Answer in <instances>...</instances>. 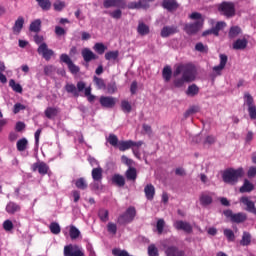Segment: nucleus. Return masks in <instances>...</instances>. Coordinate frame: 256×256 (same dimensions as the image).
Segmentation results:
<instances>
[{
	"label": "nucleus",
	"mask_w": 256,
	"mask_h": 256,
	"mask_svg": "<svg viewBox=\"0 0 256 256\" xmlns=\"http://www.w3.org/2000/svg\"><path fill=\"white\" fill-rule=\"evenodd\" d=\"M173 85L176 89L185 87L186 83H193L197 79V68L191 63L178 64L173 72Z\"/></svg>",
	"instance_id": "1"
},
{
	"label": "nucleus",
	"mask_w": 256,
	"mask_h": 256,
	"mask_svg": "<svg viewBox=\"0 0 256 256\" xmlns=\"http://www.w3.org/2000/svg\"><path fill=\"white\" fill-rule=\"evenodd\" d=\"M65 91L72 93L73 97H79V93L84 91V95L87 97L89 103H93V101H95V95L91 94V86L87 87V84L83 81L77 82L76 86L75 84H66Z\"/></svg>",
	"instance_id": "2"
},
{
	"label": "nucleus",
	"mask_w": 256,
	"mask_h": 256,
	"mask_svg": "<svg viewBox=\"0 0 256 256\" xmlns=\"http://www.w3.org/2000/svg\"><path fill=\"white\" fill-rule=\"evenodd\" d=\"M243 175H245L243 168H228L223 172L222 179L224 183H227L228 185H237V183H239V179H241Z\"/></svg>",
	"instance_id": "3"
},
{
	"label": "nucleus",
	"mask_w": 256,
	"mask_h": 256,
	"mask_svg": "<svg viewBox=\"0 0 256 256\" xmlns=\"http://www.w3.org/2000/svg\"><path fill=\"white\" fill-rule=\"evenodd\" d=\"M137 217V209L134 206H130L126 211L117 218L118 225H128V223H133Z\"/></svg>",
	"instance_id": "4"
},
{
	"label": "nucleus",
	"mask_w": 256,
	"mask_h": 256,
	"mask_svg": "<svg viewBox=\"0 0 256 256\" xmlns=\"http://www.w3.org/2000/svg\"><path fill=\"white\" fill-rule=\"evenodd\" d=\"M218 11L220 15H223L227 19H231V17H235L236 14L235 4L233 2H222L218 6Z\"/></svg>",
	"instance_id": "5"
},
{
	"label": "nucleus",
	"mask_w": 256,
	"mask_h": 256,
	"mask_svg": "<svg viewBox=\"0 0 256 256\" xmlns=\"http://www.w3.org/2000/svg\"><path fill=\"white\" fill-rule=\"evenodd\" d=\"M224 215L225 217H227V219H230L231 223H245V221H247V214L243 213V212H239L234 214L233 210L228 209V210H224Z\"/></svg>",
	"instance_id": "6"
},
{
	"label": "nucleus",
	"mask_w": 256,
	"mask_h": 256,
	"mask_svg": "<svg viewBox=\"0 0 256 256\" xmlns=\"http://www.w3.org/2000/svg\"><path fill=\"white\" fill-rule=\"evenodd\" d=\"M203 29V20H197L194 23L185 24L184 31L187 35H196Z\"/></svg>",
	"instance_id": "7"
},
{
	"label": "nucleus",
	"mask_w": 256,
	"mask_h": 256,
	"mask_svg": "<svg viewBox=\"0 0 256 256\" xmlns=\"http://www.w3.org/2000/svg\"><path fill=\"white\" fill-rule=\"evenodd\" d=\"M64 256H85V252L79 245L70 244L64 247Z\"/></svg>",
	"instance_id": "8"
},
{
	"label": "nucleus",
	"mask_w": 256,
	"mask_h": 256,
	"mask_svg": "<svg viewBox=\"0 0 256 256\" xmlns=\"http://www.w3.org/2000/svg\"><path fill=\"white\" fill-rule=\"evenodd\" d=\"M60 61L67 65V67H68L70 73H72V75H77V73H79V71H81V68H79V66L75 65V63H73V60H71V58L67 54H61Z\"/></svg>",
	"instance_id": "9"
},
{
	"label": "nucleus",
	"mask_w": 256,
	"mask_h": 256,
	"mask_svg": "<svg viewBox=\"0 0 256 256\" xmlns=\"http://www.w3.org/2000/svg\"><path fill=\"white\" fill-rule=\"evenodd\" d=\"M82 58L84 59V65L87 68H89V63L91 61H97L99 59V56L91 51L89 48H83L81 51Z\"/></svg>",
	"instance_id": "10"
},
{
	"label": "nucleus",
	"mask_w": 256,
	"mask_h": 256,
	"mask_svg": "<svg viewBox=\"0 0 256 256\" xmlns=\"http://www.w3.org/2000/svg\"><path fill=\"white\" fill-rule=\"evenodd\" d=\"M129 4L125 0H104V9H110V7H117L118 9H127Z\"/></svg>",
	"instance_id": "11"
},
{
	"label": "nucleus",
	"mask_w": 256,
	"mask_h": 256,
	"mask_svg": "<svg viewBox=\"0 0 256 256\" xmlns=\"http://www.w3.org/2000/svg\"><path fill=\"white\" fill-rule=\"evenodd\" d=\"M143 141L135 142L133 140L119 141L118 149L119 151H127L128 149H133V147H141Z\"/></svg>",
	"instance_id": "12"
},
{
	"label": "nucleus",
	"mask_w": 256,
	"mask_h": 256,
	"mask_svg": "<svg viewBox=\"0 0 256 256\" xmlns=\"http://www.w3.org/2000/svg\"><path fill=\"white\" fill-rule=\"evenodd\" d=\"M37 53L39 55H42V57L46 60V61H50L51 57H53L54 53L53 50L49 49V47L47 46V43L43 42L42 44H40V46L37 49Z\"/></svg>",
	"instance_id": "13"
},
{
	"label": "nucleus",
	"mask_w": 256,
	"mask_h": 256,
	"mask_svg": "<svg viewBox=\"0 0 256 256\" xmlns=\"http://www.w3.org/2000/svg\"><path fill=\"white\" fill-rule=\"evenodd\" d=\"M174 228L177 231H184V233L191 234L193 233V226L189 222L183 221V220H177L174 223Z\"/></svg>",
	"instance_id": "14"
},
{
	"label": "nucleus",
	"mask_w": 256,
	"mask_h": 256,
	"mask_svg": "<svg viewBox=\"0 0 256 256\" xmlns=\"http://www.w3.org/2000/svg\"><path fill=\"white\" fill-rule=\"evenodd\" d=\"M31 170L34 173L38 171L40 175H47L49 173V165L45 162H36L32 164Z\"/></svg>",
	"instance_id": "15"
},
{
	"label": "nucleus",
	"mask_w": 256,
	"mask_h": 256,
	"mask_svg": "<svg viewBox=\"0 0 256 256\" xmlns=\"http://www.w3.org/2000/svg\"><path fill=\"white\" fill-rule=\"evenodd\" d=\"M99 103L101 107H104L105 109H113L117 101L111 96H101L99 99Z\"/></svg>",
	"instance_id": "16"
},
{
	"label": "nucleus",
	"mask_w": 256,
	"mask_h": 256,
	"mask_svg": "<svg viewBox=\"0 0 256 256\" xmlns=\"http://www.w3.org/2000/svg\"><path fill=\"white\" fill-rule=\"evenodd\" d=\"M240 203H243L246 206V211H248V213H253V215H256L255 202L249 199V197L247 196L241 197Z\"/></svg>",
	"instance_id": "17"
},
{
	"label": "nucleus",
	"mask_w": 256,
	"mask_h": 256,
	"mask_svg": "<svg viewBox=\"0 0 256 256\" xmlns=\"http://www.w3.org/2000/svg\"><path fill=\"white\" fill-rule=\"evenodd\" d=\"M175 33H179V28L177 26H164L160 32V35L165 39L170 37V35H175Z\"/></svg>",
	"instance_id": "18"
},
{
	"label": "nucleus",
	"mask_w": 256,
	"mask_h": 256,
	"mask_svg": "<svg viewBox=\"0 0 256 256\" xmlns=\"http://www.w3.org/2000/svg\"><path fill=\"white\" fill-rule=\"evenodd\" d=\"M162 7L169 12L177 11L179 9V3H177V0H163Z\"/></svg>",
	"instance_id": "19"
},
{
	"label": "nucleus",
	"mask_w": 256,
	"mask_h": 256,
	"mask_svg": "<svg viewBox=\"0 0 256 256\" xmlns=\"http://www.w3.org/2000/svg\"><path fill=\"white\" fill-rule=\"evenodd\" d=\"M166 256H187L183 250H179L177 246H168L165 250Z\"/></svg>",
	"instance_id": "20"
},
{
	"label": "nucleus",
	"mask_w": 256,
	"mask_h": 256,
	"mask_svg": "<svg viewBox=\"0 0 256 256\" xmlns=\"http://www.w3.org/2000/svg\"><path fill=\"white\" fill-rule=\"evenodd\" d=\"M129 9H149V0L128 3Z\"/></svg>",
	"instance_id": "21"
},
{
	"label": "nucleus",
	"mask_w": 256,
	"mask_h": 256,
	"mask_svg": "<svg viewBox=\"0 0 256 256\" xmlns=\"http://www.w3.org/2000/svg\"><path fill=\"white\" fill-rule=\"evenodd\" d=\"M23 25H25V18H23V16H19L12 27L13 33L15 35H19L23 29Z\"/></svg>",
	"instance_id": "22"
},
{
	"label": "nucleus",
	"mask_w": 256,
	"mask_h": 256,
	"mask_svg": "<svg viewBox=\"0 0 256 256\" xmlns=\"http://www.w3.org/2000/svg\"><path fill=\"white\" fill-rule=\"evenodd\" d=\"M144 193L148 201H153L155 198V186L153 184H147L144 188Z\"/></svg>",
	"instance_id": "23"
},
{
	"label": "nucleus",
	"mask_w": 256,
	"mask_h": 256,
	"mask_svg": "<svg viewBox=\"0 0 256 256\" xmlns=\"http://www.w3.org/2000/svg\"><path fill=\"white\" fill-rule=\"evenodd\" d=\"M21 211V206L15 202H9L6 205V212L9 215H15V213H19Z\"/></svg>",
	"instance_id": "24"
},
{
	"label": "nucleus",
	"mask_w": 256,
	"mask_h": 256,
	"mask_svg": "<svg viewBox=\"0 0 256 256\" xmlns=\"http://www.w3.org/2000/svg\"><path fill=\"white\" fill-rule=\"evenodd\" d=\"M111 181L113 185H116V187H125V177L121 174H114Z\"/></svg>",
	"instance_id": "25"
},
{
	"label": "nucleus",
	"mask_w": 256,
	"mask_h": 256,
	"mask_svg": "<svg viewBox=\"0 0 256 256\" xmlns=\"http://www.w3.org/2000/svg\"><path fill=\"white\" fill-rule=\"evenodd\" d=\"M247 44H248L247 39H245V38H243V39H237V40L232 44V47H233V49H235L236 51H243V49H247Z\"/></svg>",
	"instance_id": "26"
},
{
	"label": "nucleus",
	"mask_w": 256,
	"mask_h": 256,
	"mask_svg": "<svg viewBox=\"0 0 256 256\" xmlns=\"http://www.w3.org/2000/svg\"><path fill=\"white\" fill-rule=\"evenodd\" d=\"M255 189V185L251 183L248 179H244L243 185L240 187L239 192L240 193H251Z\"/></svg>",
	"instance_id": "27"
},
{
	"label": "nucleus",
	"mask_w": 256,
	"mask_h": 256,
	"mask_svg": "<svg viewBox=\"0 0 256 256\" xmlns=\"http://www.w3.org/2000/svg\"><path fill=\"white\" fill-rule=\"evenodd\" d=\"M137 33L141 35V37H145V35H149V33H151L149 25L145 24L144 22H139L137 27Z\"/></svg>",
	"instance_id": "28"
},
{
	"label": "nucleus",
	"mask_w": 256,
	"mask_h": 256,
	"mask_svg": "<svg viewBox=\"0 0 256 256\" xmlns=\"http://www.w3.org/2000/svg\"><path fill=\"white\" fill-rule=\"evenodd\" d=\"M93 83L99 91H105L107 89V84L103 78H99L97 76H93Z\"/></svg>",
	"instance_id": "29"
},
{
	"label": "nucleus",
	"mask_w": 256,
	"mask_h": 256,
	"mask_svg": "<svg viewBox=\"0 0 256 256\" xmlns=\"http://www.w3.org/2000/svg\"><path fill=\"white\" fill-rule=\"evenodd\" d=\"M127 181H137V169L135 167H129L125 172Z\"/></svg>",
	"instance_id": "30"
},
{
	"label": "nucleus",
	"mask_w": 256,
	"mask_h": 256,
	"mask_svg": "<svg viewBox=\"0 0 256 256\" xmlns=\"http://www.w3.org/2000/svg\"><path fill=\"white\" fill-rule=\"evenodd\" d=\"M93 181L101 182L103 180V168L97 167L92 169Z\"/></svg>",
	"instance_id": "31"
},
{
	"label": "nucleus",
	"mask_w": 256,
	"mask_h": 256,
	"mask_svg": "<svg viewBox=\"0 0 256 256\" xmlns=\"http://www.w3.org/2000/svg\"><path fill=\"white\" fill-rule=\"evenodd\" d=\"M162 77L165 83H169V81H171V77H173V70L171 69V66H165L163 68Z\"/></svg>",
	"instance_id": "32"
},
{
	"label": "nucleus",
	"mask_w": 256,
	"mask_h": 256,
	"mask_svg": "<svg viewBox=\"0 0 256 256\" xmlns=\"http://www.w3.org/2000/svg\"><path fill=\"white\" fill-rule=\"evenodd\" d=\"M44 115L45 117H47V119H54V117H57V115H59V109L55 107H47L44 111Z\"/></svg>",
	"instance_id": "33"
},
{
	"label": "nucleus",
	"mask_w": 256,
	"mask_h": 256,
	"mask_svg": "<svg viewBox=\"0 0 256 256\" xmlns=\"http://www.w3.org/2000/svg\"><path fill=\"white\" fill-rule=\"evenodd\" d=\"M242 30L239 26H232L228 32L229 39H235L236 37H239L241 35Z\"/></svg>",
	"instance_id": "34"
},
{
	"label": "nucleus",
	"mask_w": 256,
	"mask_h": 256,
	"mask_svg": "<svg viewBox=\"0 0 256 256\" xmlns=\"http://www.w3.org/2000/svg\"><path fill=\"white\" fill-rule=\"evenodd\" d=\"M186 95L188 97H195L196 95H199V86H197V84L189 85L186 90Z\"/></svg>",
	"instance_id": "35"
},
{
	"label": "nucleus",
	"mask_w": 256,
	"mask_h": 256,
	"mask_svg": "<svg viewBox=\"0 0 256 256\" xmlns=\"http://www.w3.org/2000/svg\"><path fill=\"white\" fill-rule=\"evenodd\" d=\"M38 7L42 9V11H50L51 10V0H36Z\"/></svg>",
	"instance_id": "36"
},
{
	"label": "nucleus",
	"mask_w": 256,
	"mask_h": 256,
	"mask_svg": "<svg viewBox=\"0 0 256 256\" xmlns=\"http://www.w3.org/2000/svg\"><path fill=\"white\" fill-rule=\"evenodd\" d=\"M75 187L77 189H80L81 191H85V189H87V187H89V184H87V180H85V178L81 177L78 178L77 180H75Z\"/></svg>",
	"instance_id": "37"
},
{
	"label": "nucleus",
	"mask_w": 256,
	"mask_h": 256,
	"mask_svg": "<svg viewBox=\"0 0 256 256\" xmlns=\"http://www.w3.org/2000/svg\"><path fill=\"white\" fill-rule=\"evenodd\" d=\"M29 31L32 33H39V31H41V19H36L31 22Z\"/></svg>",
	"instance_id": "38"
},
{
	"label": "nucleus",
	"mask_w": 256,
	"mask_h": 256,
	"mask_svg": "<svg viewBox=\"0 0 256 256\" xmlns=\"http://www.w3.org/2000/svg\"><path fill=\"white\" fill-rule=\"evenodd\" d=\"M98 217L102 223H107L109 221V210L101 208L98 211Z\"/></svg>",
	"instance_id": "39"
},
{
	"label": "nucleus",
	"mask_w": 256,
	"mask_h": 256,
	"mask_svg": "<svg viewBox=\"0 0 256 256\" xmlns=\"http://www.w3.org/2000/svg\"><path fill=\"white\" fill-rule=\"evenodd\" d=\"M240 245H242V247H248V245H251V233L243 232L242 239L240 240Z\"/></svg>",
	"instance_id": "40"
},
{
	"label": "nucleus",
	"mask_w": 256,
	"mask_h": 256,
	"mask_svg": "<svg viewBox=\"0 0 256 256\" xmlns=\"http://www.w3.org/2000/svg\"><path fill=\"white\" fill-rule=\"evenodd\" d=\"M226 27H227V23L223 21L217 22L215 27H212V29L214 30V37H219V31H223V29Z\"/></svg>",
	"instance_id": "41"
},
{
	"label": "nucleus",
	"mask_w": 256,
	"mask_h": 256,
	"mask_svg": "<svg viewBox=\"0 0 256 256\" xmlns=\"http://www.w3.org/2000/svg\"><path fill=\"white\" fill-rule=\"evenodd\" d=\"M27 145H29V141H27V138H22L18 140L16 143L17 151H25V149H27Z\"/></svg>",
	"instance_id": "42"
},
{
	"label": "nucleus",
	"mask_w": 256,
	"mask_h": 256,
	"mask_svg": "<svg viewBox=\"0 0 256 256\" xmlns=\"http://www.w3.org/2000/svg\"><path fill=\"white\" fill-rule=\"evenodd\" d=\"M106 61H117L119 59V51H109L105 53Z\"/></svg>",
	"instance_id": "43"
},
{
	"label": "nucleus",
	"mask_w": 256,
	"mask_h": 256,
	"mask_svg": "<svg viewBox=\"0 0 256 256\" xmlns=\"http://www.w3.org/2000/svg\"><path fill=\"white\" fill-rule=\"evenodd\" d=\"M93 49L96 53H98V55H103V53L107 51V46H105V44L103 43L98 42L93 46Z\"/></svg>",
	"instance_id": "44"
},
{
	"label": "nucleus",
	"mask_w": 256,
	"mask_h": 256,
	"mask_svg": "<svg viewBox=\"0 0 256 256\" xmlns=\"http://www.w3.org/2000/svg\"><path fill=\"white\" fill-rule=\"evenodd\" d=\"M53 7H54V11L61 13V11H63V9L67 7V4L65 3V1L58 0L53 3Z\"/></svg>",
	"instance_id": "45"
},
{
	"label": "nucleus",
	"mask_w": 256,
	"mask_h": 256,
	"mask_svg": "<svg viewBox=\"0 0 256 256\" xmlns=\"http://www.w3.org/2000/svg\"><path fill=\"white\" fill-rule=\"evenodd\" d=\"M200 203L201 205H204V206L211 205V203H213V197L207 194H202L200 196Z\"/></svg>",
	"instance_id": "46"
},
{
	"label": "nucleus",
	"mask_w": 256,
	"mask_h": 256,
	"mask_svg": "<svg viewBox=\"0 0 256 256\" xmlns=\"http://www.w3.org/2000/svg\"><path fill=\"white\" fill-rule=\"evenodd\" d=\"M9 87H11L15 93H23V87L21 84L16 83L13 79L9 81Z\"/></svg>",
	"instance_id": "47"
},
{
	"label": "nucleus",
	"mask_w": 256,
	"mask_h": 256,
	"mask_svg": "<svg viewBox=\"0 0 256 256\" xmlns=\"http://www.w3.org/2000/svg\"><path fill=\"white\" fill-rule=\"evenodd\" d=\"M70 239H79V236L81 235V231L77 229L75 226H70V231H69Z\"/></svg>",
	"instance_id": "48"
},
{
	"label": "nucleus",
	"mask_w": 256,
	"mask_h": 256,
	"mask_svg": "<svg viewBox=\"0 0 256 256\" xmlns=\"http://www.w3.org/2000/svg\"><path fill=\"white\" fill-rule=\"evenodd\" d=\"M49 229L53 235H59L61 233V226L57 222L50 223Z\"/></svg>",
	"instance_id": "49"
},
{
	"label": "nucleus",
	"mask_w": 256,
	"mask_h": 256,
	"mask_svg": "<svg viewBox=\"0 0 256 256\" xmlns=\"http://www.w3.org/2000/svg\"><path fill=\"white\" fill-rule=\"evenodd\" d=\"M164 229H165V220L163 218H160L156 223V230L158 235H163Z\"/></svg>",
	"instance_id": "50"
},
{
	"label": "nucleus",
	"mask_w": 256,
	"mask_h": 256,
	"mask_svg": "<svg viewBox=\"0 0 256 256\" xmlns=\"http://www.w3.org/2000/svg\"><path fill=\"white\" fill-rule=\"evenodd\" d=\"M244 99H245V103H246L248 109L250 107H254L255 106V104H254L255 100L253 99V96H251V94H249V92H246L244 94Z\"/></svg>",
	"instance_id": "51"
},
{
	"label": "nucleus",
	"mask_w": 256,
	"mask_h": 256,
	"mask_svg": "<svg viewBox=\"0 0 256 256\" xmlns=\"http://www.w3.org/2000/svg\"><path fill=\"white\" fill-rule=\"evenodd\" d=\"M106 90H107V93H109L110 95H113V93L117 91V83L115 81L109 82L106 85Z\"/></svg>",
	"instance_id": "52"
},
{
	"label": "nucleus",
	"mask_w": 256,
	"mask_h": 256,
	"mask_svg": "<svg viewBox=\"0 0 256 256\" xmlns=\"http://www.w3.org/2000/svg\"><path fill=\"white\" fill-rule=\"evenodd\" d=\"M148 255L149 256H159V249H157V246H155V244H150L148 246Z\"/></svg>",
	"instance_id": "53"
},
{
	"label": "nucleus",
	"mask_w": 256,
	"mask_h": 256,
	"mask_svg": "<svg viewBox=\"0 0 256 256\" xmlns=\"http://www.w3.org/2000/svg\"><path fill=\"white\" fill-rule=\"evenodd\" d=\"M108 143H110L112 147H117V145H119V138H117V135L115 134H110L108 137Z\"/></svg>",
	"instance_id": "54"
},
{
	"label": "nucleus",
	"mask_w": 256,
	"mask_h": 256,
	"mask_svg": "<svg viewBox=\"0 0 256 256\" xmlns=\"http://www.w3.org/2000/svg\"><path fill=\"white\" fill-rule=\"evenodd\" d=\"M107 231L108 233H110L111 235H117V224L113 223V222H109L107 224Z\"/></svg>",
	"instance_id": "55"
},
{
	"label": "nucleus",
	"mask_w": 256,
	"mask_h": 256,
	"mask_svg": "<svg viewBox=\"0 0 256 256\" xmlns=\"http://www.w3.org/2000/svg\"><path fill=\"white\" fill-rule=\"evenodd\" d=\"M199 112V107L197 106H192L190 107L185 113H184V117L185 119H187L190 115H194V113H198Z\"/></svg>",
	"instance_id": "56"
},
{
	"label": "nucleus",
	"mask_w": 256,
	"mask_h": 256,
	"mask_svg": "<svg viewBox=\"0 0 256 256\" xmlns=\"http://www.w3.org/2000/svg\"><path fill=\"white\" fill-rule=\"evenodd\" d=\"M121 107H122V111L126 112V113H131V104L129 103V101L127 100H123L121 102Z\"/></svg>",
	"instance_id": "57"
},
{
	"label": "nucleus",
	"mask_w": 256,
	"mask_h": 256,
	"mask_svg": "<svg viewBox=\"0 0 256 256\" xmlns=\"http://www.w3.org/2000/svg\"><path fill=\"white\" fill-rule=\"evenodd\" d=\"M195 50L199 51L200 53H207V51H209V48H207V46H205L202 42H198L195 45Z\"/></svg>",
	"instance_id": "58"
},
{
	"label": "nucleus",
	"mask_w": 256,
	"mask_h": 256,
	"mask_svg": "<svg viewBox=\"0 0 256 256\" xmlns=\"http://www.w3.org/2000/svg\"><path fill=\"white\" fill-rule=\"evenodd\" d=\"M224 235L228 239V241H235V233L231 229H225Z\"/></svg>",
	"instance_id": "59"
},
{
	"label": "nucleus",
	"mask_w": 256,
	"mask_h": 256,
	"mask_svg": "<svg viewBox=\"0 0 256 256\" xmlns=\"http://www.w3.org/2000/svg\"><path fill=\"white\" fill-rule=\"evenodd\" d=\"M109 15L110 17H112V19H121L123 12L121 11V9H117L113 12H110Z\"/></svg>",
	"instance_id": "60"
},
{
	"label": "nucleus",
	"mask_w": 256,
	"mask_h": 256,
	"mask_svg": "<svg viewBox=\"0 0 256 256\" xmlns=\"http://www.w3.org/2000/svg\"><path fill=\"white\" fill-rule=\"evenodd\" d=\"M121 161H122V163H124V165H127V167H133L134 161H133V159H131V158H129V157L123 155V156L121 157Z\"/></svg>",
	"instance_id": "61"
},
{
	"label": "nucleus",
	"mask_w": 256,
	"mask_h": 256,
	"mask_svg": "<svg viewBox=\"0 0 256 256\" xmlns=\"http://www.w3.org/2000/svg\"><path fill=\"white\" fill-rule=\"evenodd\" d=\"M248 113H249L250 119H252L253 121H256V105L248 108Z\"/></svg>",
	"instance_id": "62"
},
{
	"label": "nucleus",
	"mask_w": 256,
	"mask_h": 256,
	"mask_svg": "<svg viewBox=\"0 0 256 256\" xmlns=\"http://www.w3.org/2000/svg\"><path fill=\"white\" fill-rule=\"evenodd\" d=\"M3 228L5 231H13V222L11 220L4 221Z\"/></svg>",
	"instance_id": "63"
},
{
	"label": "nucleus",
	"mask_w": 256,
	"mask_h": 256,
	"mask_svg": "<svg viewBox=\"0 0 256 256\" xmlns=\"http://www.w3.org/2000/svg\"><path fill=\"white\" fill-rule=\"evenodd\" d=\"M255 176H256V166H251L248 169L247 177H249V179H253V177H255Z\"/></svg>",
	"instance_id": "64"
}]
</instances>
